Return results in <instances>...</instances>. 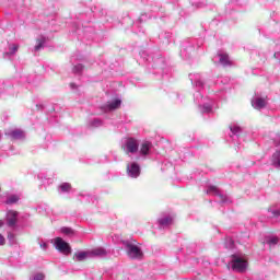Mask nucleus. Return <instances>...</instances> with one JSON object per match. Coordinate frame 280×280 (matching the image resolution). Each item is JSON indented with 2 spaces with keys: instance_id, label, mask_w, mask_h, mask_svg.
<instances>
[{
  "instance_id": "25",
  "label": "nucleus",
  "mask_w": 280,
  "mask_h": 280,
  "mask_svg": "<svg viewBox=\"0 0 280 280\" xmlns=\"http://www.w3.org/2000/svg\"><path fill=\"white\" fill-rule=\"evenodd\" d=\"M10 49H11V54H15V51L19 50V46H12Z\"/></svg>"
},
{
  "instance_id": "23",
  "label": "nucleus",
  "mask_w": 280,
  "mask_h": 280,
  "mask_svg": "<svg viewBox=\"0 0 280 280\" xmlns=\"http://www.w3.org/2000/svg\"><path fill=\"white\" fill-rule=\"evenodd\" d=\"M44 279H45V275H43V273H37L34 277V280H44Z\"/></svg>"
},
{
  "instance_id": "1",
  "label": "nucleus",
  "mask_w": 280,
  "mask_h": 280,
  "mask_svg": "<svg viewBox=\"0 0 280 280\" xmlns=\"http://www.w3.org/2000/svg\"><path fill=\"white\" fill-rule=\"evenodd\" d=\"M246 268H248V260L235 255L232 256V270H236V272H244Z\"/></svg>"
},
{
  "instance_id": "7",
  "label": "nucleus",
  "mask_w": 280,
  "mask_h": 280,
  "mask_svg": "<svg viewBox=\"0 0 280 280\" xmlns=\"http://www.w3.org/2000/svg\"><path fill=\"white\" fill-rule=\"evenodd\" d=\"M10 137H11V139H14V140L23 139V137H25V133L21 129H15L10 132Z\"/></svg>"
},
{
  "instance_id": "12",
  "label": "nucleus",
  "mask_w": 280,
  "mask_h": 280,
  "mask_svg": "<svg viewBox=\"0 0 280 280\" xmlns=\"http://www.w3.org/2000/svg\"><path fill=\"white\" fill-rule=\"evenodd\" d=\"M254 106L255 108H266V98H256Z\"/></svg>"
},
{
  "instance_id": "15",
  "label": "nucleus",
  "mask_w": 280,
  "mask_h": 280,
  "mask_svg": "<svg viewBox=\"0 0 280 280\" xmlns=\"http://www.w3.org/2000/svg\"><path fill=\"white\" fill-rule=\"evenodd\" d=\"M140 152L141 154H144V155L148 154V152H150V142L142 143Z\"/></svg>"
},
{
  "instance_id": "18",
  "label": "nucleus",
  "mask_w": 280,
  "mask_h": 280,
  "mask_svg": "<svg viewBox=\"0 0 280 280\" xmlns=\"http://www.w3.org/2000/svg\"><path fill=\"white\" fill-rule=\"evenodd\" d=\"M59 187H60L61 191H63V192L71 191V184H69V183H63Z\"/></svg>"
},
{
  "instance_id": "13",
  "label": "nucleus",
  "mask_w": 280,
  "mask_h": 280,
  "mask_svg": "<svg viewBox=\"0 0 280 280\" xmlns=\"http://www.w3.org/2000/svg\"><path fill=\"white\" fill-rule=\"evenodd\" d=\"M37 45L35 46V51H40L43 49L44 43H47V39L45 37H42L36 40Z\"/></svg>"
},
{
  "instance_id": "26",
  "label": "nucleus",
  "mask_w": 280,
  "mask_h": 280,
  "mask_svg": "<svg viewBox=\"0 0 280 280\" xmlns=\"http://www.w3.org/2000/svg\"><path fill=\"white\" fill-rule=\"evenodd\" d=\"M272 214L275 215V218H279V215H280V211H279V210L273 211V212H272Z\"/></svg>"
},
{
  "instance_id": "8",
  "label": "nucleus",
  "mask_w": 280,
  "mask_h": 280,
  "mask_svg": "<svg viewBox=\"0 0 280 280\" xmlns=\"http://www.w3.org/2000/svg\"><path fill=\"white\" fill-rule=\"evenodd\" d=\"M207 194H212V196H220V198H224V196L220 195V190L218 189V186H209L207 189Z\"/></svg>"
},
{
  "instance_id": "24",
  "label": "nucleus",
  "mask_w": 280,
  "mask_h": 280,
  "mask_svg": "<svg viewBox=\"0 0 280 280\" xmlns=\"http://www.w3.org/2000/svg\"><path fill=\"white\" fill-rule=\"evenodd\" d=\"M0 246H5V237L0 234Z\"/></svg>"
},
{
  "instance_id": "3",
  "label": "nucleus",
  "mask_w": 280,
  "mask_h": 280,
  "mask_svg": "<svg viewBox=\"0 0 280 280\" xmlns=\"http://www.w3.org/2000/svg\"><path fill=\"white\" fill-rule=\"evenodd\" d=\"M55 246L59 253H63L65 255L71 254V246L69 243L65 242L61 237H57L55 240Z\"/></svg>"
},
{
  "instance_id": "11",
  "label": "nucleus",
  "mask_w": 280,
  "mask_h": 280,
  "mask_svg": "<svg viewBox=\"0 0 280 280\" xmlns=\"http://www.w3.org/2000/svg\"><path fill=\"white\" fill-rule=\"evenodd\" d=\"M74 257H75L77 261H84V259H86L89 257V252L77 253V254H74Z\"/></svg>"
},
{
  "instance_id": "27",
  "label": "nucleus",
  "mask_w": 280,
  "mask_h": 280,
  "mask_svg": "<svg viewBox=\"0 0 280 280\" xmlns=\"http://www.w3.org/2000/svg\"><path fill=\"white\" fill-rule=\"evenodd\" d=\"M3 226V220H0V229Z\"/></svg>"
},
{
  "instance_id": "22",
  "label": "nucleus",
  "mask_w": 280,
  "mask_h": 280,
  "mask_svg": "<svg viewBox=\"0 0 280 280\" xmlns=\"http://www.w3.org/2000/svg\"><path fill=\"white\" fill-rule=\"evenodd\" d=\"M231 131L233 132V135H238V132H242V129H240V127H234L231 128Z\"/></svg>"
},
{
  "instance_id": "28",
  "label": "nucleus",
  "mask_w": 280,
  "mask_h": 280,
  "mask_svg": "<svg viewBox=\"0 0 280 280\" xmlns=\"http://www.w3.org/2000/svg\"><path fill=\"white\" fill-rule=\"evenodd\" d=\"M278 165L280 166V160L278 161Z\"/></svg>"
},
{
  "instance_id": "14",
  "label": "nucleus",
  "mask_w": 280,
  "mask_h": 280,
  "mask_svg": "<svg viewBox=\"0 0 280 280\" xmlns=\"http://www.w3.org/2000/svg\"><path fill=\"white\" fill-rule=\"evenodd\" d=\"M61 233H63V235H68V237H71L75 232L71 228H61Z\"/></svg>"
},
{
  "instance_id": "6",
  "label": "nucleus",
  "mask_w": 280,
  "mask_h": 280,
  "mask_svg": "<svg viewBox=\"0 0 280 280\" xmlns=\"http://www.w3.org/2000/svg\"><path fill=\"white\" fill-rule=\"evenodd\" d=\"M128 175L131 176V178L139 177V174H141V168L138 166L137 163H132L131 165L127 166Z\"/></svg>"
},
{
  "instance_id": "5",
  "label": "nucleus",
  "mask_w": 280,
  "mask_h": 280,
  "mask_svg": "<svg viewBox=\"0 0 280 280\" xmlns=\"http://www.w3.org/2000/svg\"><path fill=\"white\" fill-rule=\"evenodd\" d=\"M127 152H130L131 154H135V152H138L139 150V142L135 140L133 138H129L126 142Z\"/></svg>"
},
{
  "instance_id": "9",
  "label": "nucleus",
  "mask_w": 280,
  "mask_h": 280,
  "mask_svg": "<svg viewBox=\"0 0 280 280\" xmlns=\"http://www.w3.org/2000/svg\"><path fill=\"white\" fill-rule=\"evenodd\" d=\"M219 62L223 65V67H226L228 65H231V60L229 59V55L226 54H219Z\"/></svg>"
},
{
  "instance_id": "21",
  "label": "nucleus",
  "mask_w": 280,
  "mask_h": 280,
  "mask_svg": "<svg viewBox=\"0 0 280 280\" xmlns=\"http://www.w3.org/2000/svg\"><path fill=\"white\" fill-rule=\"evenodd\" d=\"M268 244H273V245L279 244V237H277V236L271 237L268 241Z\"/></svg>"
},
{
  "instance_id": "20",
  "label": "nucleus",
  "mask_w": 280,
  "mask_h": 280,
  "mask_svg": "<svg viewBox=\"0 0 280 280\" xmlns=\"http://www.w3.org/2000/svg\"><path fill=\"white\" fill-rule=\"evenodd\" d=\"M171 223H172V219L171 218L160 219V224L162 226H165V225L171 224Z\"/></svg>"
},
{
  "instance_id": "4",
  "label": "nucleus",
  "mask_w": 280,
  "mask_h": 280,
  "mask_svg": "<svg viewBox=\"0 0 280 280\" xmlns=\"http://www.w3.org/2000/svg\"><path fill=\"white\" fill-rule=\"evenodd\" d=\"M16 222H19V212L14 210H10L7 213V224L10 228L16 226Z\"/></svg>"
},
{
  "instance_id": "19",
  "label": "nucleus",
  "mask_w": 280,
  "mask_h": 280,
  "mask_svg": "<svg viewBox=\"0 0 280 280\" xmlns=\"http://www.w3.org/2000/svg\"><path fill=\"white\" fill-rule=\"evenodd\" d=\"M83 70H84V66L82 65H77L73 67V73H82Z\"/></svg>"
},
{
  "instance_id": "2",
  "label": "nucleus",
  "mask_w": 280,
  "mask_h": 280,
  "mask_svg": "<svg viewBox=\"0 0 280 280\" xmlns=\"http://www.w3.org/2000/svg\"><path fill=\"white\" fill-rule=\"evenodd\" d=\"M126 249L128 257L131 259H141L143 257V252H141V248L135 244L128 243Z\"/></svg>"
},
{
  "instance_id": "29",
  "label": "nucleus",
  "mask_w": 280,
  "mask_h": 280,
  "mask_svg": "<svg viewBox=\"0 0 280 280\" xmlns=\"http://www.w3.org/2000/svg\"><path fill=\"white\" fill-rule=\"evenodd\" d=\"M47 246V244H44V248Z\"/></svg>"
},
{
  "instance_id": "16",
  "label": "nucleus",
  "mask_w": 280,
  "mask_h": 280,
  "mask_svg": "<svg viewBox=\"0 0 280 280\" xmlns=\"http://www.w3.org/2000/svg\"><path fill=\"white\" fill-rule=\"evenodd\" d=\"M92 255L98 256V257H104L106 255V249L104 248H96L92 250Z\"/></svg>"
},
{
  "instance_id": "10",
  "label": "nucleus",
  "mask_w": 280,
  "mask_h": 280,
  "mask_svg": "<svg viewBox=\"0 0 280 280\" xmlns=\"http://www.w3.org/2000/svg\"><path fill=\"white\" fill-rule=\"evenodd\" d=\"M121 106V100H115L107 105L108 110H117Z\"/></svg>"
},
{
  "instance_id": "17",
  "label": "nucleus",
  "mask_w": 280,
  "mask_h": 280,
  "mask_svg": "<svg viewBox=\"0 0 280 280\" xmlns=\"http://www.w3.org/2000/svg\"><path fill=\"white\" fill-rule=\"evenodd\" d=\"M19 200V196L16 195H11L8 199H7V205H16V201Z\"/></svg>"
}]
</instances>
